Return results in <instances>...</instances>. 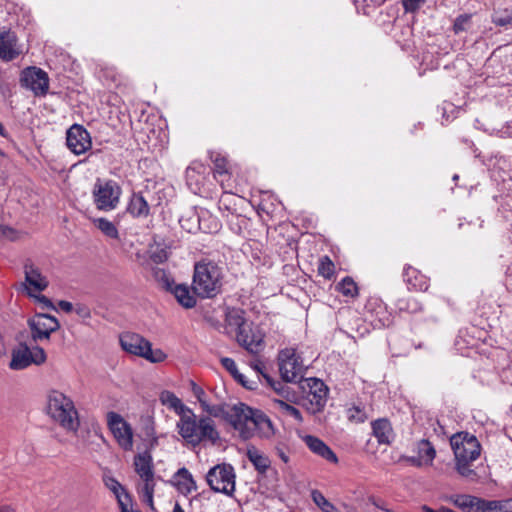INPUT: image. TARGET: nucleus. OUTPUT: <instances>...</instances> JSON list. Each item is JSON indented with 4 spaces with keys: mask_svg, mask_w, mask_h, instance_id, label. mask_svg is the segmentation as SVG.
Here are the masks:
<instances>
[{
    "mask_svg": "<svg viewBox=\"0 0 512 512\" xmlns=\"http://www.w3.org/2000/svg\"><path fill=\"white\" fill-rule=\"evenodd\" d=\"M178 434L193 447L201 444L215 445L220 440L215 421L209 415L197 416L193 410L188 411L176 423Z\"/></svg>",
    "mask_w": 512,
    "mask_h": 512,
    "instance_id": "1",
    "label": "nucleus"
},
{
    "mask_svg": "<svg viewBox=\"0 0 512 512\" xmlns=\"http://www.w3.org/2000/svg\"><path fill=\"white\" fill-rule=\"evenodd\" d=\"M45 413L50 420L68 433H77L80 416L74 401L59 390H50L46 396Z\"/></svg>",
    "mask_w": 512,
    "mask_h": 512,
    "instance_id": "2",
    "label": "nucleus"
},
{
    "mask_svg": "<svg viewBox=\"0 0 512 512\" xmlns=\"http://www.w3.org/2000/svg\"><path fill=\"white\" fill-rule=\"evenodd\" d=\"M450 444L454 452L457 472L464 478L475 480L477 474L471 465L481 453L478 439L468 432H461L451 437Z\"/></svg>",
    "mask_w": 512,
    "mask_h": 512,
    "instance_id": "3",
    "label": "nucleus"
},
{
    "mask_svg": "<svg viewBox=\"0 0 512 512\" xmlns=\"http://www.w3.org/2000/svg\"><path fill=\"white\" fill-rule=\"evenodd\" d=\"M222 268L211 260H201L194 265L192 289L201 298H213L222 288Z\"/></svg>",
    "mask_w": 512,
    "mask_h": 512,
    "instance_id": "4",
    "label": "nucleus"
},
{
    "mask_svg": "<svg viewBox=\"0 0 512 512\" xmlns=\"http://www.w3.org/2000/svg\"><path fill=\"white\" fill-rule=\"evenodd\" d=\"M134 469L140 478V483L137 487L142 501L150 508L154 506V491L156 486V475L154 471L153 458L150 452L144 451L138 453L134 457Z\"/></svg>",
    "mask_w": 512,
    "mask_h": 512,
    "instance_id": "5",
    "label": "nucleus"
},
{
    "mask_svg": "<svg viewBox=\"0 0 512 512\" xmlns=\"http://www.w3.org/2000/svg\"><path fill=\"white\" fill-rule=\"evenodd\" d=\"M120 344L124 351L144 358L151 363H161L167 358V354L159 349H153L150 341L136 333H123L120 336Z\"/></svg>",
    "mask_w": 512,
    "mask_h": 512,
    "instance_id": "6",
    "label": "nucleus"
},
{
    "mask_svg": "<svg viewBox=\"0 0 512 512\" xmlns=\"http://www.w3.org/2000/svg\"><path fill=\"white\" fill-rule=\"evenodd\" d=\"M257 409H253L244 403L233 406L231 412L224 410V418L238 433L243 440L251 439L254 436V419Z\"/></svg>",
    "mask_w": 512,
    "mask_h": 512,
    "instance_id": "7",
    "label": "nucleus"
},
{
    "mask_svg": "<svg viewBox=\"0 0 512 512\" xmlns=\"http://www.w3.org/2000/svg\"><path fill=\"white\" fill-rule=\"evenodd\" d=\"M47 356L43 348L39 346L29 347L26 343H20L11 352L9 368L23 370L31 365L40 366L46 362Z\"/></svg>",
    "mask_w": 512,
    "mask_h": 512,
    "instance_id": "8",
    "label": "nucleus"
},
{
    "mask_svg": "<svg viewBox=\"0 0 512 512\" xmlns=\"http://www.w3.org/2000/svg\"><path fill=\"white\" fill-rule=\"evenodd\" d=\"M235 471L232 465L223 463L212 467L206 480L210 488L219 493L231 496L235 491Z\"/></svg>",
    "mask_w": 512,
    "mask_h": 512,
    "instance_id": "9",
    "label": "nucleus"
},
{
    "mask_svg": "<svg viewBox=\"0 0 512 512\" xmlns=\"http://www.w3.org/2000/svg\"><path fill=\"white\" fill-rule=\"evenodd\" d=\"M121 188L112 181H100L94 185L93 198L97 209L102 211H111L115 209L119 203Z\"/></svg>",
    "mask_w": 512,
    "mask_h": 512,
    "instance_id": "10",
    "label": "nucleus"
},
{
    "mask_svg": "<svg viewBox=\"0 0 512 512\" xmlns=\"http://www.w3.org/2000/svg\"><path fill=\"white\" fill-rule=\"evenodd\" d=\"M281 377L286 382H296L302 377L304 365L294 348H284L278 354Z\"/></svg>",
    "mask_w": 512,
    "mask_h": 512,
    "instance_id": "11",
    "label": "nucleus"
},
{
    "mask_svg": "<svg viewBox=\"0 0 512 512\" xmlns=\"http://www.w3.org/2000/svg\"><path fill=\"white\" fill-rule=\"evenodd\" d=\"M308 390L305 392L303 405L306 409L315 414L320 412L327 401L328 388L325 383L317 378H309L306 380Z\"/></svg>",
    "mask_w": 512,
    "mask_h": 512,
    "instance_id": "12",
    "label": "nucleus"
},
{
    "mask_svg": "<svg viewBox=\"0 0 512 512\" xmlns=\"http://www.w3.org/2000/svg\"><path fill=\"white\" fill-rule=\"evenodd\" d=\"M107 424L118 445L125 451L133 449V429L131 425L118 413L107 414Z\"/></svg>",
    "mask_w": 512,
    "mask_h": 512,
    "instance_id": "13",
    "label": "nucleus"
},
{
    "mask_svg": "<svg viewBox=\"0 0 512 512\" xmlns=\"http://www.w3.org/2000/svg\"><path fill=\"white\" fill-rule=\"evenodd\" d=\"M28 325L33 341L48 340L51 334L60 328L59 321L48 314L37 313L28 320Z\"/></svg>",
    "mask_w": 512,
    "mask_h": 512,
    "instance_id": "14",
    "label": "nucleus"
},
{
    "mask_svg": "<svg viewBox=\"0 0 512 512\" xmlns=\"http://www.w3.org/2000/svg\"><path fill=\"white\" fill-rule=\"evenodd\" d=\"M264 337L265 334L262 329L251 322L247 326H244L242 330L237 332L236 341L247 352L251 354H258L265 347Z\"/></svg>",
    "mask_w": 512,
    "mask_h": 512,
    "instance_id": "15",
    "label": "nucleus"
},
{
    "mask_svg": "<svg viewBox=\"0 0 512 512\" xmlns=\"http://www.w3.org/2000/svg\"><path fill=\"white\" fill-rule=\"evenodd\" d=\"M411 451L413 455L407 456L404 459L417 468L431 466L436 457V450L433 444L427 439L416 441Z\"/></svg>",
    "mask_w": 512,
    "mask_h": 512,
    "instance_id": "16",
    "label": "nucleus"
},
{
    "mask_svg": "<svg viewBox=\"0 0 512 512\" xmlns=\"http://www.w3.org/2000/svg\"><path fill=\"white\" fill-rule=\"evenodd\" d=\"M66 143L69 150L75 155L84 154L92 147L90 133L79 124H74L67 130Z\"/></svg>",
    "mask_w": 512,
    "mask_h": 512,
    "instance_id": "17",
    "label": "nucleus"
},
{
    "mask_svg": "<svg viewBox=\"0 0 512 512\" xmlns=\"http://www.w3.org/2000/svg\"><path fill=\"white\" fill-rule=\"evenodd\" d=\"M24 86L31 89L35 95H45L49 88L47 73L37 67L26 68L21 77Z\"/></svg>",
    "mask_w": 512,
    "mask_h": 512,
    "instance_id": "18",
    "label": "nucleus"
},
{
    "mask_svg": "<svg viewBox=\"0 0 512 512\" xmlns=\"http://www.w3.org/2000/svg\"><path fill=\"white\" fill-rule=\"evenodd\" d=\"M191 391L204 413L214 418L224 416V405L212 403L209 395L195 382H191Z\"/></svg>",
    "mask_w": 512,
    "mask_h": 512,
    "instance_id": "19",
    "label": "nucleus"
},
{
    "mask_svg": "<svg viewBox=\"0 0 512 512\" xmlns=\"http://www.w3.org/2000/svg\"><path fill=\"white\" fill-rule=\"evenodd\" d=\"M207 173V167L202 163L195 162L187 168L186 181L194 193L198 194L204 191Z\"/></svg>",
    "mask_w": 512,
    "mask_h": 512,
    "instance_id": "20",
    "label": "nucleus"
},
{
    "mask_svg": "<svg viewBox=\"0 0 512 512\" xmlns=\"http://www.w3.org/2000/svg\"><path fill=\"white\" fill-rule=\"evenodd\" d=\"M20 53L15 33L10 30L0 31V58L5 61H11Z\"/></svg>",
    "mask_w": 512,
    "mask_h": 512,
    "instance_id": "21",
    "label": "nucleus"
},
{
    "mask_svg": "<svg viewBox=\"0 0 512 512\" xmlns=\"http://www.w3.org/2000/svg\"><path fill=\"white\" fill-rule=\"evenodd\" d=\"M25 282L28 284L27 290L29 295H32V290L41 292L48 286L47 278L42 275L39 268L33 264H26L24 267Z\"/></svg>",
    "mask_w": 512,
    "mask_h": 512,
    "instance_id": "22",
    "label": "nucleus"
},
{
    "mask_svg": "<svg viewBox=\"0 0 512 512\" xmlns=\"http://www.w3.org/2000/svg\"><path fill=\"white\" fill-rule=\"evenodd\" d=\"M302 440L314 454L331 463H338L337 455L320 438L312 435H305L302 437Z\"/></svg>",
    "mask_w": 512,
    "mask_h": 512,
    "instance_id": "23",
    "label": "nucleus"
},
{
    "mask_svg": "<svg viewBox=\"0 0 512 512\" xmlns=\"http://www.w3.org/2000/svg\"><path fill=\"white\" fill-rule=\"evenodd\" d=\"M211 160L214 163V178L219 182L224 192H231L230 173L227 169V160L220 154H212Z\"/></svg>",
    "mask_w": 512,
    "mask_h": 512,
    "instance_id": "24",
    "label": "nucleus"
},
{
    "mask_svg": "<svg viewBox=\"0 0 512 512\" xmlns=\"http://www.w3.org/2000/svg\"><path fill=\"white\" fill-rule=\"evenodd\" d=\"M403 277L409 290L426 291L429 287V279L414 267H405Z\"/></svg>",
    "mask_w": 512,
    "mask_h": 512,
    "instance_id": "25",
    "label": "nucleus"
},
{
    "mask_svg": "<svg viewBox=\"0 0 512 512\" xmlns=\"http://www.w3.org/2000/svg\"><path fill=\"white\" fill-rule=\"evenodd\" d=\"M173 483L177 490L183 495H188L197 489L192 474L185 467L178 469L174 474Z\"/></svg>",
    "mask_w": 512,
    "mask_h": 512,
    "instance_id": "26",
    "label": "nucleus"
},
{
    "mask_svg": "<svg viewBox=\"0 0 512 512\" xmlns=\"http://www.w3.org/2000/svg\"><path fill=\"white\" fill-rule=\"evenodd\" d=\"M244 315V311L239 308L228 309L225 314L227 332L237 334L244 326H247L250 322L246 321Z\"/></svg>",
    "mask_w": 512,
    "mask_h": 512,
    "instance_id": "27",
    "label": "nucleus"
},
{
    "mask_svg": "<svg viewBox=\"0 0 512 512\" xmlns=\"http://www.w3.org/2000/svg\"><path fill=\"white\" fill-rule=\"evenodd\" d=\"M372 430L379 444L388 445L394 438L392 426L387 419H378L372 422Z\"/></svg>",
    "mask_w": 512,
    "mask_h": 512,
    "instance_id": "28",
    "label": "nucleus"
},
{
    "mask_svg": "<svg viewBox=\"0 0 512 512\" xmlns=\"http://www.w3.org/2000/svg\"><path fill=\"white\" fill-rule=\"evenodd\" d=\"M160 401L163 405L172 409L179 416V419H182L183 415H187L188 411L192 410L186 406L179 397L170 391H163L160 394Z\"/></svg>",
    "mask_w": 512,
    "mask_h": 512,
    "instance_id": "29",
    "label": "nucleus"
},
{
    "mask_svg": "<svg viewBox=\"0 0 512 512\" xmlns=\"http://www.w3.org/2000/svg\"><path fill=\"white\" fill-rule=\"evenodd\" d=\"M449 501L464 512H481V499L471 495H452Z\"/></svg>",
    "mask_w": 512,
    "mask_h": 512,
    "instance_id": "30",
    "label": "nucleus"
},
{
    "mask_svg": "<svg viewBox=\"0 0 512 512\" xmlns=\"http://www.w3.org/2000/svg\"><path fill=\"white\" fill-rule=\"evenodd\" d=\"M261 438H270L274 435V427L271 420L260 410H257L254 419V435Z\"/></svg>",
    "mask_w": 512,
    "mask_h": 512,
    "instance_id": "31",
    "label": "nucleus"
},
{
    "mask_svg": "<svg viewBox=\"0 0 512 512\" xmlns=\"http://www.w3.org/2000/svg\"><path fill=\"white\" fill-rule=\"evenodd\" d=\"M247 458L252 463L254 468L261 474L266 473L271 464L268 456L263 454L254 446H251L247 449Z\"/></svg>",
    "mask_w": 512,
    "mask_h": 512,
    "instance_id": "32",
    "label": "nucleus"
},
{
    "mask_svg": "<svg viewBox=\"0 0 512 512\" xmlns=\"http://www.w3.org/2000/svg\"><path fill=\"white\" fill-rule=\"evenodd\" d=\"M492 23L499 27L512 28V8L501 5L493 9Z\"/></svg>",
    "mask_w": 512,
    "mask_h": 512,
    "instance_id": "33",
    "label": "nucleus"
},
{
    "mask_svg": "<svg viewBox=\"0 0 512 512\" xmlns=\"http://www.w3.org/2000/svg\"><path fill=\"white\" fill-rule=\"evenodd\" d=\"M127 209L133 217H146L150 210L147 201L141 194L132 195Z\"/></svg>",
    "mask_w": 512,
    "mask_h": 512,
    "instance_id": "34",
    "label": "nucleus"
},
{
    "mask_svg": "<svg viewBox=\"0 0 512 512\" xmlns=\"http://www.w3.org/2000/svg\"><path fill=\"white\" fill-rule=\"evenodd\" d=\"M271 407L279 413H282L285 416L292 417L297 422H302L303 418L300 411L294 406L290 405L284 399L281 398H273L271 399Z\"/></svg>",
    "mask_w": 512,
    "mask_h": 512,
    "instance_id": "35",
    "label": "nucleus"
},
{
    "mask_svg": "<svg viewBox=\"0 0 512 512\" xmlns=\"http://www.w3.org/2000/svg\"><path fill=\"white\" fill-rule=\"evenodd\" d=\"M173 294L178 303L185 308H192L196 305V298L186 285H176Z\"/></svg>",
    "mask_w": 512,
    "mask_h": 512,
    "instance_id": "36",
    "label": "nucleus"
},
{
    "mask_svg": "<svg viewBox=\"0 0 512 512\" xmlns=\"http://www.w3.org/2000/svg\"><path fill=\"white\" fill-rule=\"evenodd\" d=\"M220 361L222 366L234 377L235 380L248 389L254 388V382L250 383L245 379V376L238 371L237 365L232 358L223 357Z\"/></svg>",
    "mask_w": 512,
    "mask_h": 512,
    "instance_id": "37",
    "label": "nucleus"
},
{
    "mask_svg": "<svg viewBox=\"0 0 512 512\" xmlns=\"http://www.w3.org/2000/svg\"><path fill=\"white\" fill-rule=\"evenodd\" d=\"M104 482L106 487L116 496L119 505L124 504V502H131L125 488L115 478L107 477Z\"/></svg>",
    "mask_w": 512,
    "mask_h": 512,
    "instance_id": "38",
    "label": "nucleus"
},
{
    "mask_svg": "<svg viewBox=\"0 0 512 512\" xmlns=\"http://www.w3.org/2000/svg\"><path fill=\"white\" fill-rule=\"evenodd\" d=\"M311 498L315 505L323 512H341L334 504H332L319 490L311 491Z\"/></svg>",
    "mask_w": 512,
    "mask_h": 512,
    "instance_id": "39",
    "label": "nucleus"
},
{
    "mask_svg": "<svg viewBox=\"0 0 512 512\" xmlns=\"http://www.w3.org/2000/svg\"><path fill=\"white\" fill-rule=\"evenodd\" d=\"M96 227L107 237L118 239L119 232L115 224L106 218H97L94 220Z\"/></svg>",
    "mask_w": 512,
    "mask_h": 512,
    "instance_id": "40",
    "label": "nucleus"
},
{
    "mask_svg": "<svg viewBox=\"0 0 512 512\" xmlns=\"http://www.w3.org/2000/svg\"><path fill=\"white\" fill-rule=\"evenodd\" d=\"M336 289L345 297L354 298L358 295V287L351 277L343 278L336 286Z\"/></svg>",
    "mask_w": 512,
    "mask_h": 512,
    "instance_id": "41",
    "label": "nucleus"
},
{
    "mask_svg": "<svg viewBox=\"0 0 512 512\" xmlns=\"http://www.w3.org/2000/svg\"><path fill=\"white\" fill-rule=\"evenodd\" d=\"M396 307L399 311H405L412 314L422 311L421 303L413 297L398 299Z\"/></svg>",
    "mask_w": 512,
    "mask_h": 512,
    "instance_id": "42",
    "label": "nucleus"
},
{
    "mask_svg": "<svg viewBox=\"0 0 512 512\" xmlns=\"http://www.w3.org/2000/svg\"><path fill=\"white\" fill-rule=\"evenodd\" d=\"M317 270L319 275L330 280L335 274V265L328 256H323L319 259Z\"/></svg>",
    "mask_w": 512,
    "mask_h": 512,
    "instance_id": "43",
    "label": "nucleus"
},
{
    "mask_svg": "<svg viewBox=\"0 0 512 512\" xmlns=\"http://www.w3.org/2000/svg\"><path fill=\"white\" fill-rule=\"evenodd\" d=\"M507 503L508 502L481 499V512H507Z\"/></svg>",
    "mask_w": 512,
    "mask_h": 512,
    "instance_id": "44",
    "label": "nucleus"
},
{
    "mask_svg": "<svg viewBox=\"0 0 512 512\" xmlns=\"http://www.w3.org/2000/svg\"><path fill=\"white\" fill-rule=\"evenodd\" d=\"M169 257L168 249L161 245H153L150 247V258L155 263H163Z\"/></svg>",
    "mask_w": 512,
    "mask_h": 512,
    "instance_id": "45",
    "label": "nucleus"
},
{
    "mask_svg": "<svg viewBox=\"0 0 512 512\" xmlns=\"http://www.w3.org/2000/svg\"><path fill=\"white\" fill-rule=\"evenodd\" d=\"M179 223L186 231L194 232L196 229L200 228V217L195 215L190 218L181 217Z\"/></svg>",
    "mask_w": 512,
    "mask_h": 512,
    "instance_id": "46",
    "label": "nucleus"
},
{
    "mask_svg": "<svg viewBox=\"0 0 512 512\" xmlns=\"http://www.w3.org/2000/svg\"><path fill=\"white\" fill-rule=\"evenodd\" d=\"M347 417L355 423H363L367 419V415L363 409L353 406L347 410Z\"/></svg>",
    "mask_w": 512,
    "mask_h": 512,
    "instance_id": "47",
    "label": "nucleus"
},
{
    "mask_svg": "<svg viewBox=\"0 0 512 512\" xmlns=\"http://www.w3.org/2000/svg\"><path fill=\"white\" fill-rule=\"evenodd\" d=\"M426 1L427 0H401V4L406 13H415L426 3Z\"/></svg>",
    "mask_w": 512,
    "mask_h": 512,
    "instance_id": "48",
    "label": "nucleus"
},
{
    "mask_svg": "<svg viewBox=\"0 0 512 512\" xmlns=\"http://www.w3.org/2000/svg\"><path fill=\"white\" fill-rule=\"evenodd\" d=\"M471 16L469 14H461L459 15L453 25V30L455 33H460L467 29V25L469 24Z\"/></svg>",
    "mask_w": 512,
    "mask_h": 512,
    "instance_id": "49",
    "label": "nucleus"
},
{
    "mask_svg": "<svg viewBox=\"0 0 512 512\" xmlns=\"http://www.w3.org/2000/svg\"><path fill=\"white\" fill-rule=\"evenodd\" d=\"M32 297H34L36 299L37 302H39L40 304H42V307L43 308H51V309H54V306H53V303L51 302L50 299H48L46 296L44 295H36V294H32L31 295Z\"/></svg>",
    "mask_w": 512,
    "mask_h": 512,
    "instance_id": "50",
    "label": "nucleus"
},
{
    "mask_svg": "<svg viewBox=\"0 0 512 512\" xmlns=\"http://www.w3.org/2000/svg\"><path fill=\"white\" fill-rule=\"evenodd\" d=\"M15 231L9 226L0 225V236L13 240L15 238Z\"/></svg>",
    "mask_w": 512,
    "mask_h": 512,
    "instance_id": "51",
    "label": "nucleus"
},
{
    "mask_svg": "<svg viewBox=\"0 0 512 512\" xmlns=\"http://www.w3.org/2000/svg\"><path fill=\"white\" fill-rule=\"evenodd\" d=\"M58 306L61 310H63L66 313H70L73 310V305L69 301L61 300L58 302Z\"/></svg>",
    "mask_w": 512,
    "mask_h": 512,
    "instance_id": "52",
    "label": "nucleus"
},
{
    "mask_svg": "<svg viewBox=\"0 0 512 512\" xmlns=\"http://www.w3.org/2000/svg\"><path fill=\"white\" fill-rule=\"evenodd\" d=\"M276 453H277V456L284 462V463H288L289 462V456L286 454V452L283 450V448L281 447H277L276 448Z\"/></svg>",
    "mask_w": 512,
    "mask_h": 512,
    "instance_id": "53",
    "label": "nucleus"
},
{
    "mask_svg": "<svg viewBox=\"0 0 512 512\" xmlns=\"http://www.w3.org/2000/svg\"><path fill=\"white\" fill-rule=\"evenodd\" d=\"M422 511H424V512H454L453 510L446 508V507H441L438 510H434L427 505L422 506Z\"/></svg>",
    "mask_w": 512,
    "mask_h": 512,
    "instance_id": "54",
    "label": "nucleus"
},
{
    "mask_svg": "<svg viewBox=\"0 0 512 512\" xmlns=\"http://www.w3.org/2000/svg\"><path fill=\"white\" fill-rule=\"evenodd\" d=\"M76 312L79 316L83 318L90 317V311L86 307H78Z\"/></svg>",
    "mask_w": 512,
    "mask_h": 512,
    "instance_id": "55",
    "label": "nucleus"
},
{
    "mask_svg": "<svg viewBox=\"0 0 512 512\" xmlns=\"http://www.w3.org/2000/svg\"><path fill=\"white\" fill-rule=\"evenodd\" d=\"M275 391L279 393L280 395H283L286 393V387L282 385L281 383H278L277 386L274 387Z\"/></svg>",
    "mask_w": 512,
    "mask_h": 512,
    "instance_id": "56",
    "label": "nucleus"
},
{
    "mask_svg": "<svg viewBox=\"0 0 512 512\" xmlns=\"http://www.w3.org/2000/svg\"><path fill=\"white\" fill-rule=\"evenodd\" d=\"M5 353H6L5 342L2 338V336H0V357L3 356Z\"/></svg>",
    "mask_w": 512,
    "mask_h": 512,
    "instance_id": "57",
    "label": "nucleus"
},
{
    "mask_svg": "<svg viewBox=\"0 0 512 512\" xmlns=\"http://www.w3.org/2000/svg\"><path fill=\"white\" fill-rule=\"evenodd\" d=\"M173 512H185L184 509L181 507V505L176 502L173 507Z\"/></svg>",
    "mask_w": 512,
    "mask_h": 512,
    "instance_id": "58",
    "label": "nucleus"
},
{
    "mask_svg": "<svg viewBox=\"0 0 512 512\" xmlns=\"http://www.w3.org/2000/svg\"><path fill=\"white\" fill-rule=\"evenodd\" d=\"M252 367L253 369H255L257 372H260L262 373V363L258 362V363H254L252 364Z\"/></svg>",
    "mask_w": 512,
    "mask_h": 512,
    "instance_id": "59",
    "label": "nucleus"
},
{
    "mask_svg": "<svg viewBox=\"0 0 512 512\" xmlns=\"http://www.w3.org/2000/svg\"><path fill=\"white\" fill-rule=\"evenodd\" d=\"M213 222H214V223H213V227H212V228H213V230H214V231H217V230H218V228H219V223H218V221H216V220H213Z\"/></svg>",
    "mask_w": 512,
    "mask_h": 512,
    "instance_id": "60",
    "label": "nucleus"
},
{
    "mask_svg": "<svg viewBox=\"0 0 512 512\" xmlns=\"http://www.w3.org/2000/svg\"><path fill=\"white\" fill-rule=\"evenodd\" d=\"M0 135L1 136L5 135V129H4V126L1 123H0Z\"/></svg>",
    "mask_w": 512,
    "mask_h": 512,
    "instance_id": "61",
    "label": "nucleus"
},
{
    "mask_svg": "<svg viewBox=\"0 0 512 512\" xmlns=\"http://www.w3.org/2000/svg\"><path fill=\"white\" fill-rule=\"evenodd\" d=\"M373 504H374L377 508H379V509L386 510V509L383 507V505H379V504H378V503H376V502H373Z\"/></svg>",
    "mask_w": 512,
    "mask_h": 512,
    "instance_id": "62",
    "label": "nucleus"
},
{
    "mask_svg": "<svg viewBox=\"0 0 512 512\" xmlns=\"http://www.w3.org/2000/svg\"><path fill=\"white\" fill-rule=\"evenodd\" d=\"M0 512H12L9 508H0Z\"/></svg>",
    "mask_w": 512,
    "mask_h": 512,
    "instance_id": "63",
    "label": "nucleus"
},
{
    "mask_svg": "<svg viewBox=\"0 0 512 512\" xmlns=\"http://www.w3.org/2000/svg\"><path fill=\"white\" fill-rule=\"evenodd\" d=\"M458 178H459V177H458V175H454V176H453V180H454V181H456Z\"/></svg>",
    "mask_w": 512,
    "mask_h": 512,
    "instance_id": "64",
    "label": "nucleus"
}]
</instances>
